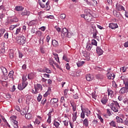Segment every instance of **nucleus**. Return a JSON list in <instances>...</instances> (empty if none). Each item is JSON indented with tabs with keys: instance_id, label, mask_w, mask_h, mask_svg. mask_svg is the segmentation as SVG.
Segmentation results:
<instances>
[{
	"instance_id": "nucleus-62",
	"label": "nucleus",
	"mask_w": 128,
	"mask_h": 128,
	"mask_svg": "<svg viewBox=\"0 0 128 128\" xmlns=\"http://www.w3.org/2000/svg\"><path fill=\"white\" fill-rule=\"evenodd\" d=\"M123 102L125 104H128V98H125L123 100Z\"/></svg>"
},
{
	"instance_id": "nucleus-39",
	"label": "nucleus",
	"mask_w": 128,
	"mask_h": 128,
	"mask_svg": "<svg viewBox=\"0 0 128 128\" xmlns=\"http://www.w3.org/2000/svg\"><path fill=\"white\" fill-rule=\"evenodd\" d=\"M92 45L96 46H98V42H96V40H94V39L92 40Z\"/></svg>"
},
{
	"instance_id": "nucleus-49",
	"label": "nucleus",
	"mask_w": 128,
	"mask_h": 128,
	"mask_svg": "<svg viewBox=\"0 0 128 128\" xmlns=\"http://www.w3.org/2000/svg\"><path fill=\"white\" fill-rule=\"evenodd\" d=\"M40 52L42 54H46V49L44 47H40Z\"/></svg>"
},
{
	"instance_id": "nucleus-57",
	"label": "nucleus",
	"mask_w": 128,
	"mask_h": 128,
	"mask_svg": "<svg viewBox=\"0 0 128 128\" xmlns=\"http://www.w3.org/2000/svg\"><path fill=\"white\" fill-rule=\"evenodd\" d=\"M20 114H21L22 116H26V114H28V112H26V110H24L21 111Z\"/></svg>"
},
{
	"instance_id": "nucleus-14",
	"label": "nucleus",
	"mask_w": 128,
	"mask_h": 128,
	"mask_svg": "<svg viewBox=\"0 0 128 128\" xmlns=\"http://www.w3.org/2000/svg\"><path fill=\"white\" fill-rule=\"evenodd\" d=\"M72 122H76V118H78V112H74L72 114Z\"/></svg>"
},
{
	"instance_id": "nucleus-15",
	"label": "nucleus",
	"mask_w": 128,
	"mask_h": 128,
	"mask_svg": "<svg viewBox=\"0 0 128 128\" xmlns=\"http://www.w3.org/2000/svg\"><path fill=\"white\" fill-rule=\"evenodd\" d=\"M10 22H18V19L14 16H12L11 17V20H10Z\"/></svg>"
},
{
	"instance_id": "nucleus-48",
	"label": "nucleus",
	"mask_w": 128,
	"mask_h": 128,
	"mask_svg": "<svg viewBox=\"0 0 128 128\" xmlns=\"http://www.w3.org/2000/svg\"><path fill=\"white\" fill-rule=\"evenodd\" d=\"M29 26H34L36 24V20H32V21H30L29 22Z\"/></svg>"
},
{
	"instance_id": "nucleus-46",
	"label": "nucleus",
	"mask_w": 128,
	"mask_h": 128,
	"mask_svg": "<svg viewBox=\"0 0 128 128\" xmlns=\"http://www.w3.org/2000/svg\"><path fill=\"white\" fill-rule=\"evenodd\" d=\"M20 28H17L16 32H15V34L18 35L20 34Z\"/></svg>"
},
{
	"instance_id": "nucleus-30",
	"label": "nucleus",
	"mask_w": 128,
	"mask_h": 128,
	"mask_svg": "<svg viewBox=\"0 0 128 128\" xmlns=\"http://www.w3.org/2000/svg\"><path fill=\"white\" fill-rule=\"evenodd\" d=\"M14 70H11L8 76L10 78H14Z\"/></svg>"
},
{
	"instance_id": "nucleus-44",
	"label": "nucleus",
	"mask_w": 128,
	"mask_h": 128,
	"mask_svg": "<svg viewBox=\"0 0 128 128\" xmlns=\"http://www.w3.org/2000/svg\"><path fill=\"white\" fill-rule=\"evenodd\" d=\"M108 96H112L113 94H114V91L110 90V89H108Z\"/></svg>"
},
{
	"instance_id": "nucleus-9",
	"label": "nucleus",
	"mask_w": 128,
	"mask_h": 128,
	"mask_svg": "<svg viewBox=\"0 0 128 128\" xmlns=\"http://www.w3.org/2000/svg\"><path fill=\"white\" fill-rule=\"evenodd\" d=\"M0 70L4 76H8V70L6 68V67L2 66L0 67Z\"/></svg>"
},
{
	"instance_id": "nucleus-31",
	"label": "nucleus",
	"mask_w": 128,
	"mask_h": 128,
	"mask_svg": "<svg viewBox=\"0 0 128 128\" xmlns=\"http://www.w3.org/2000/svg\"><path fill=\"white\" fill-rule=\"evenodd\" d=\"M44 38H42V37H40L38 40L39 44H41V46H42L44 44Z\"/></svg>"
},
{
	"instance_id": "nucleus-38",
	"label": "nucleus",
	"mask_w": 128,
	"mask_h": 128,
	"mask_svg": "<svg viewBox=\"0 0 128 128\" xmlns=\"http://www.w3.org/2000/svg\"><path fill=\"white\" fill-rule=\"evenodd\" d=\"M64 36H66V38H71L72 37V33L69 32L68 31L65 34Z\"/></svg>"
},
{
	"instance_id": "nucleus-24",
	"label": "nucleus",
	"mask_w": 128,
	"mask_h": 128,
	"mask_svg": "<svg viewBox=\"0 0 128 128\" xmlns=\"http://www.w3.org/2000/svg\"><path fill=\"white\" fill-rule=\"evenodd\" d=\"M50 92H52V89L50 88H48V91L46 92V93L44 94V98H46L48 94H50Z\"/></svg>"
},
{
	"instance_id": "nucleus-18",
	"label": "nucleus",
	"mask_w": 128,
	"mask_h": 128,
	"mask_svg": "<svg viewBox=\"0 0 128 128\" xmlns=\"http://www.w3.org/2000/svg\"><path fill=\"white\" fill-rule=\"evenodd\" d=\"M52 42L53 46H54V48H56V46H58V42L56 40H52Z\"/></svg>"
},
{
	"instance_id": "nucleus-37",
	"label": "nucleus",
	"mask_w": 128,
	"mask_h": 128,
	"mask_svg": "<svg viewBox=\"0 0 128 128\" xmlns=\"http://www.w3.org/2000/svg\"><path fill=\"white\" fill-rule=\"evenodd\" d=\"M46 10H50V2H46Z\"/></svg>"
},
{
	"instance_id": "nucleus-17",
	"label": "nucleus",
	"mask_w": 128,
	"mask_h": 128,
	"mask_svg": "<svg viewBox=\"0 0 128 128\" xmlns=\"http://www.w3.org/2000/svg\"><path fill=\"white\" fill-rule=\"evenodd\" d=\"M109 124L110 126H112V128H118V126H116V122L114 120L111 121Z\"/></svg>"
},
{
	"instance_id": "nucleus-29",
	"label": "nucleus",
	"mask_w": 128,
	"mask_h": 128,
	"mask_svg": "<svg viewBox=\"0 0 128 128\" xmlns=\"http://www.w3.org/2000/svg\"><path fill=\"white\" fill-rule=\"evenodd\" d=\"M77 66L78 68H80V66H82L83 64H84V61H78L76 62Z\"/></svg>"
},
{
	"instance_id": "nucleus-59",
	"label": "nucleus",
	"mask_w": 128,
	"mask_h": 128,
	"mask_svg": "<svg viewBox=\"0 0 128 128\" xmlns=\"http://www.w3.org/2000/svg\"><path fill=\"white\" fill-rule=\"evenodd\" d=\"M43 76H44V78H50V74H43Z\"/></svg>"
},
{
	"instance_id": "nucleus-43",
	"label": "nucleus",
	"mask_w": 128,
	"mask_h": 128,
	"mask_svg": "<svg viewBox=\"0 0 128 128\" xmlns=\"http://www.w3.org/2000/svg\"><path fill=\"white\" fill-rule=\"evenodd\" d=\"M28 80H32V78H34V74L32 73L28 74Z\"/></svg>"
},
{
	"instance_id": "nucleus-54",
	"label": "nucleus",
	"mask_w": 128,
	"mask_h": 128,
	"mask_svg": "<svg viewBox=\"0 0 128 128\" xmlns=\"http://www.w3.org/2000/svg\"><path fill=\"white\" fill-rule=\"evenodd\" d=\"M98 120H100V122H102V124H104V118H102V116L98 115Z\"/></svg>"
},
{
	"instance_id": "nucleus-36",
	"label": "nucleus",
	"mask_w": 128,
	"mask_h": 128,
	"mask_svg": "<svg viewBox=\"0 0 128 128\" xmlns=\"http://www.w3.org/2000/svg\"><path fill=\"white\" fill-rule=\"evenodd\" d=\"M18 24H16V25H12L10 27V30H14L16 28H18Z\"/></svg>"
},
{
	"instance_id": "nucleus-25",
	"label": "nucleus",
	"mask_w": 128,
	"mask_h": 128,
	"mask_svg": "<svg viewBox=\"0 0 128 128\" xmlns=\"http://www.w3.org/2000/svg\"><path fill=\"white\" fill-rule=\"evenodd\" d=\"M96 80H104V76L102 74H98L96 75Z\"/></svg>"
},
{
	"instance_id": "nucleus-41",
	"label": "nucleus",
	"mask_w": 128,
	"mask_h": 128,
	"mask_svg": "<svg viewBox=\"0 0 128 128\" xmlns=\"http://www.w3.org/2000/svg\"><path fill=\"white\" fill-rule=\"evenodd\" d=\"M36 35L38 36H42V32L40 30H37L36 32Z\"/></svg>"
},
{
	"instance_id": "nucleus-22",
	"label": "nucleus",
	"mask_w": 128,
	"mask_h": 128,
	"mask_svg": "<svg viewBox=\"0 0 128 128\" xmlns=\"http://www.w3.org/2000/svg\"><path fill=\"white\" fill-rule=\"evenodd\" d=\"M83 126H86V128H88V118H86L83 120Z\"/></svg>"
},
{
	"instance_id": "nucleus-12",
	"label": "nucleus",
	"mask_w": 128,
	"mask_h": 128,
	"mask_svg": "<svg viewBox=\"0 0 128 128\" xmlns=\"http://www.w3.org/2000/svg\"><path fill=\"white\" fill-rule=\"evenodd\" d=\"M86 78L88 82H92L94 80V76L90 74H88L86 76Z\"/></svg>"
},
{
	"instance_id": "nucleus-16",
	"label": "nucleus",
	"mask_w": 128,
	"mask_h": 128,
	"mask_svg": "<svg viewBox=\"0 0 128 128\" xmlns=\"http://www.w3.org/2000/svg\"><path fill=\"white\" fill-rule=\"evenodd\" d=\"M92 34H93V38H96V34H98V31L96 30V29L92 28Z\"/></svg>"
},
{
	"instance_id": "nucleus-40",
	"label": "nucleus",
	"mask_w": 128,
	"mask_h": 128,
	"mask_svg": "<svg viewBox=\"0 0 128 128\" xmlns=\"http://www.w3.org/2000/svg\"><path fill=\"white\" fill-rule=\"evenodd\" d=\"M54 109L50 111L48 114V120H52V112H53Z\"/></svg>"
},
{
	"instance_id": "nucleus-52",
	"label": "nucleus",
	"mask_w": 128,
	"mask_h": 128,
	"mask_svg": "<svg viewBox=\"0 0 128 128\" xmlns=\"http://www.w3.org/2000/svg\"><path fill=\"white\" fill-rule=\"evenodd\" d=\"M66 17V15L64 14H62L60 15V18H62V20H64Z\"/></svg>"
},
{
	"instance_id": "nucleus-61",
	"label": "nucleus",
	"mask_w": 128,
	"mask_h": 128,
	"mask_svg": "<svg viewBox=\"0 0 128 128\" xmlns=\"http://www.w3.org/2000/svg\"><path fill=\"white\" fill-rule=\"evenodd\" d=\"M22 82H26L28 78H26V76H22Z\"/></svg>"
},
{
	"instance_id": "nucleus-42",
	"label": "nucleus",
	"mask_w": 128,
	"mask_h": 128,
	"mask_svg": "<svg viewBox=\"0 0 128 128\" xmlns=\"http://www.w3.org/2000/svg\"><path fill=\"white\" fill-rule=\"evenodd\" d=\"M98 122L97 120H94L92 123L93 124L94 126H98Z\"/></svg>"
},
{
	"instance_id": "nucleus-4",
	"label": "nucleus",
	"mask_w": 128,
	"mask_h": 128,
	"mask_svg": "<svg viewBox=\"0 0 128 128\" xmlns=\"http://www.w3.org/2000/svg\"><path fill=\"white\" fill-rule=\"evenodd\" d=\"M85 12H86L85 20H87L88 22H92V16L90 12V10H85Z\"/></svg>"
},
{
	"instance_id": "nucleus-23",
	"label": "nucleus",
	"mask_w": 128,
	"mask_h": 128,
	"mask_svg": "<svg viewBox=\"0 0 128 128\" xmlns=\"http://www.w3.org/2000/svg\"><path fill=\"white\" fill-rule=\"evenodd\" d=\"M53 126H54L55 128H60V122H58V121L54 120L53 122Z\"/></svg>"
},
{
	"instance_id": "nucleus-26",
	"label": "nucleus",
	"mask_w": 128,
	"mask_h": 128,
	"mask_svg": "<svg viewBox=\"0 0 128 128\" xmlns=\"http://www.w3.org/2000/svg\"><path fill=\"white\" fill-rule=\"evenodd\" d=\"M84 113L85 114L86 116H88L90 114V110L88 108L84 109Z\"/></svg>"
},
{
	"instance_id": "nucleus-32",
	"label": "nucleus",
	"mask_w": 128,
	"mask_h": 128,
	"mask_svg": "<svg viewBox=\"0 0 128 128\" xmlns=\"http://www.w3.org/2000/svg\"><path fill=\"white\" fill-rule=\"evenodd\" d=\"M68 32V29H66V28H62V31L61 32L62 34H64V36H65L66 34Z\"/></svg>"
},
{
	"instance_id": "nucleus-5",
	"label": "nucleus",
	"mask_w": 128,
	"mask_h": 128,
	"mask_svg": "<svg viewBox=\"0 0 128 128\" xmlns=\"http://www.w3.org/2000/svg\"><path fill=\"white\" fill-rule=\"evenodd\" d=\"M116 10H118V12H122V10L126 12L124 7V6H122L120 4H118V3L116 4Z\"/></svg>"
},
{
	"instance_id": "nucleus-33",
	"label": "nucleus",
	"mask_w": 128,
	"mask_h": 128,
	"mask_svg": "<svg viewBox=\"0 0 128 128\" xmlns=\"http://www.w3.org/2000/svg\"><path fill=\"white\" fill-rule=\"evenodd\" d=\"M42 72H46L47 74H52V71L46 68L43 69Z\"/></svg>"
},
{
	"instance_id": "nucleus-53",
	"label": "nucleus",
	"mask_w": 128,
	"mask_h": 128,
	"mask_svg": "<svg viewBox=\"0 0 128 128\" xmlns=\"http://www.w3.org/2000/svg\"><path fill=\"white\" fill-rule=\"evenodd\" d=\"M86 118V115H85L84 112V111H82L80 114V118Z\"/></svg>"
},
{
	"instance_id": "nucleus-55",
	"label": "nucleus",
	"mask_w": 128,
	"mask_h": 128,
	"mask_svg": "<svg viewBox=\"0 0 128 128\" xmlns=\"http://www.w3.org/2000/svg\"><path fill=\"white\" fill-rule=\"evenodd\" d=\"M16 86L14 85L12 88H10V92H14V90H16Z\"/></svg>"
},
{
	"instance_id": "nucleus-1",
	"label": "nucleus",
	"mask_w": 128,
	"mask_h": 128,
	"mask_svg": "<svg viewBox=\"0 0 128 128\" xmlns=\"http://www.w3.org/2000/svg\"><path fill=\"white\" fill-rule=\"evenodd\" d=\"M122 80H123V84L124 85V87L120 88L119 92L121 94H124L128 92V78L126 75L122 76L120 77Z\"/></svg>"
},
{
	"instance_id": "nucleus-6",
	"label": "nucleus",
	"mask_w": 128,
	"mask_h": 128,
	"mask_svg": "<svg viewBox=\"0 0 128 128\" xmlns=\"http://www.w3.org/2000/svg\"><path fill=\"white\" fill-rule=\"evenodd\" d=\"M34 90H36L38 93L40 92L42 90V86L40 84H36L34 86Z\"/></svg>"
},
{
	"instance_id": "nucleus-34",
	"label": "nucleus",
	"mask_w": 128,
	"mask_h": 128,
	"mask_svg": "<svg viewBox=\"0 0 128 128\" xmlns=\"http://www.w3.org/2000/svg\"><path fill=\"white\" fill-rule=\"evenodd\" d=\"M18 88L19 90H22L24 88V87L23 86L22 84H19L18 86Z\"/></svg>"
},
{
	"instance_id": "nucleus-56",
	"label": "nucleus",
	"mask_w": 128,
	"mask_h": 128,
	"mask_svg": "<svg viewBox=\"0 0 128 128\" xmlns=\"http://www.w3.org/2000/svg\"><path fill=\"white\" fill-rule=\"evenodd\" d=\"M106 113L108 114V116H110L112 115V112H110V109L108 108L106 110Z\"/></svg>"
},
{
	"instance_id": "nucleus-63",
	"label": "nucleus",
	"mask_w": 128,
	"mask_h": 128,
	"mask_svg": "<svg viewBox=\"0 0 128 128\" xmlns=\"http://www.w3.org/2000/svg\"><path fill=\"white\" fill-rule=\"evenodd\" d=\"M22 84L23 85L24 87L26 88L28 86V82H22Z\"/></svg>"
},
{
	"instance_id": "nucleus-21",
	"label": "nucleus",
	"mask_w": 128,
	"mask_h": 128,
	"mask_svg": "<svg viewBox=\"0 0 128 128\" xmlns=\"http://www.w3.org/2000/svg\"><path fill=\"white\" fill-rule=\"evenodd\" d=\"M100 102L103 104H106L108 102V98L106 96H104L101 99Z\"/></svg>"
},
{
	"instance_id": "nucleus-10",
	"label": "nucleus",
	"mask_w": 128,
	"mask_h": 128,
	"mask_svg": "<svg viewBox=\"0 0 128 128\" xmlns=\"http://www.w3.org/2000/svg\"><path fill=\"white\" fill-rule=\"evenodd\" d=\"M106 76L108 80H114L116 78V74H112L110 73V72H108Z\"/></svg>"
},
{
	"instance_id": "nucleus-3",
	"label": "nucleus",
	"mask_w": 128,
	"mask_h": 128,
	"mask_svg": "<svg viewBox=\"0 0 128 128\" xmlns=\"http://www.w3.org/2000/svg\"><path fill=\"white\" fill-rule=\"evenodd\" d=\"M17 42L20 46H24L26 42V38L24 36L17 37Z\"/></svg>"
},
{
	"instance_id": "nucleus-60",
	"label": "nucleus",
	"mask_w": 128,
	"mask_h": 128,
	"mask_svg": "<svg viewBox=\"0 0 128 128\" xmlns=\"http://www.w3.org/2000/svg\"><path fill=\"white\" fill-rule=\"evenodd\" d=\"M62 60H65V62H68V58L66 57V56H65V55L63 56Z\"/></svg>"
},
{
	"instance_id": "nucleus-13",
	"label": "nucleus",
	"mask_w": 128,
	"mask_h": 128,
	"mask_svg": "<svg viewBox=\"0 0 128 128\" xmlns=\"http://www.w3.org/2000/svg\"><path fill=\"white\" fill-rule=\"evenodd\" d=\"M30 14V12L26 10L22 11L21 13V16H28Z\"/></svg>"
},
{
	"instance_id": "nucleus-51",
	"label": "nucleus",
	"mask_w": 128,
	"mask_h": 128,
	"mask_svg": "<svg viewBox=\"0 0 128 128\" xmlns=\"http://www.w3.org/2000/svg\"><path fill=\"white\" fill-rule=\"evenodd\" d=\"M11 122H14V120H16V116H12L10 117Z\"/></svg>"
},
{
	"instance_id": "nucleus-7",
	"label": "nucleus",
	"mask_w": 128,
	"mask_h": 128,
	"mask_svg": "<svg viewBox=\"0 0 128 128\" xmlns=\"http://www.w3.org/2000/svg\"><path fill=\"white\" fill-rule=\"evenodd\" d=\"M58 98H52L50 100V104L52 105V104H55V106H56L58 108Z\"/></svg>"
},
{
	"instance_id": "nucleus-2",
	"label": "nucleus",
	"mask_w": 128,
	"mask_h": 128,
	"mask_svg": "<svg viewBox=\"0 0 128 128\" xmlns=\"http://www.w3.org/2000/svg\"><path fill=\"white\" fill-rule=\"evenodd\" d=\"M108 106H110V108H111L114 112H118V109L120 108L118 102L114 100H112V103L110 104H108Z\"/></svg>"
},
{
	"instance_id": "nucleus-27",
	"label": "nucleus",
	"mask_w": 128,
	"mask_h": 128,
	"mask_svg": "<svg viewBox=\"0 0 128 128\" xmlns=\"http://www.w3.org/2000/svg\"><path fill=\"white\" fill-rule=\"evenodd\" d=\"M24 7L22 6H16L15 8V9L16 10H17V12H20V10H24Z\"/></svg>"
},
{
	"instance_id": "nucleus-11",
	"label": "nucleus",
	"mask_w": 128,
	"mask_h": 128,
	"mask_svg": "<svg viewBox=\"0 0 128 128\" xmlns=\"http://www.w3.org/2000/svg\"><path fill=\"white\" fill-rule=\"evenodd\" d=\"M96 54L99 56H102L104 54V51L100 46H97L96 48Z\"/></svg>"
},
{
	"instance_id": "nucleus-28",
	"label": "nucleus",
	"mask_w": 128,
	"mask_h": 128,
	"mask_svg": "<svg viewBox=\"0 0 128 128\" xmlns=\"http://www.w3.org/2000/svg\"><path fill=\"white\" fill-rule=\"evenodd\" d=\"M32 114L30 113H28L25 114V118L27 120H30V118H32Z\"/></svg>"
},
{
	"instance_id": "nucleus-19",
	"label": "nucleus",
	"mask_w": 128,
	"mask_h": 128,
	"mask_svg": "<svg viewBox=\"0 0 128 128\" xmlns=\"http://www.w3.org/2000/svg\"><path fill=\"white\" fill-rule=\"evenodd\" d=\"M92 46H93L90 44V43H87L86 44V50H88V52L90 51V50H92Z\"/></svg>"
},
{
	"instance_id": "nucleus-64",
	"label": "nucleus",
	"mask_w": 128,
	"mask_h": 128,
	"mask_svg": "<svg viewBox=\"0 0 128 128\" xmlns=\"http://www.w3.org/2000/svg\"><path fill=\"white\" fill-rule=\"evenodd\" d=\"M124 48H128V42H126L124 44Z\"/></svg>"
},
{
	"instance_id": "nucleus-47",
	"label": "nucleus",
	"mask_w": 128,
	"mask_h": 128,
	"mask_svg": "<svg viewBox=\"0 0 128 128\" xmlns=\"http://www.w3.org/2000/svg\"><path fill=\"white\" fill-rule=\"evenodd\" d=\"M64 124V126L66 128H68V120H65L63 121Z\"/></svg>"
},
{
	"instance_id": "nucleus-50",
	"label": "nucleus",
	"mask_w": 128,
	"mask_h": 128,
	"mask_svg": "<svg viewBox=\"0 0 128 128\" xmlns=\"http://www.w3.org/2000/svg\"><path fill=\"white\" fill-rule=\"evenodd\" d=\"M54 28H56V30H57L58 32H62V30L58 26H55Z\"/></svg>"
},
{
	"instance_id": "nucleus-58",
	"label": "nucleus",
	"mask_w": 128,
	"mask_h": 128,
	"mask_svg": "<svg viewBox=\"0 0 128 128\" xmlns=\"http://www.w3.org/2000/svg\"><path fill=\"white\" fill-rule=\"evenodd\" d=\"M46 99L44 98L41 102L42 104V106H44V104H46Z\"/></svg>"
},
{
	"instance_id": "nucleus-35",
	"label": "nucleus",
	"mask_w": 128,
	"mask_h": 128,
	"mask_svg": "<svg viewBox=\"0 0 128 128\" xmlns=\"http://www.w3.org/2000/svg\"><path fill=\"white\" fill-rule=\"evenodd\" d=\"M50 35H48L46 37V42L48 44V46H50Z\"/></svg>"
},
{
	"instance_id": "nucleus-20",
	"label": "nucleus",
	"mask_w": 128,
	"mask_h": 128,
	"mask_svg": "<svg viewBox=\"0 0 128 128\" xmlns=\"http://www.w3.org/2000/svg\"><path fill=\"white\" fill-rule=\"evenodd\" d=\"M116 122H118V124H122V122H124L122 118L118 116H116Z\"/></svg>"
},
{
	"instance_id": "nucleus-45",
	"label": "nucleus",
	"mask_w": 128,
	"mask_h": 128,
	"mask_svg": "<svg viewBox=\"0 0 128 128\" xmlns=\"http://www.w3.org/2000/svg\"><path fill=\"white\" fill-rule=\"evenodd\" d=\"M42 94H39L38 96L37 97V100L38 102H40V100H42Z\"/></svg>"
},
{
	"instance_id": "nucleus-8",
	"label": "nucleus",
	"mask_w": 128,
	"mask_h": 128,
	"mask_svg": "<svg viewBox=\"0 0 128 128\" xmlns=\"http://www.w3.org/2000/svg\"><path fill=\"white\" fill-rule=\"evenodd\" d=\"M109 28H111V30H116V28H118V26L116 23L112 22L109 24Z\"/></svg>"
}]
</instances>
